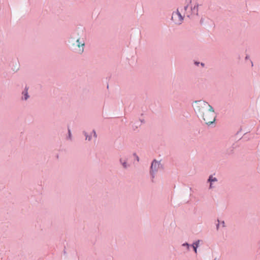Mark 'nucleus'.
<instances>
[{
  "label": "nucleus",
  "mask_w": 260,
  "mask_h": 260,
  "mask_svg": "<svg viewBox=\"0 0 260 260\" xmlns=\"http://www.w3.org/2000/svg\"><path fill=\"white\" fill-rule=\"evenodd\" d=\"M194 109L198 117L202 118L207 124H210L215 120V113L211 105L204 101L196 102Z\"/></svg>",
  "instance_id": "1"
},
{
  "label": "nucleus",
  "mask_w": 260,
  "mask_h": 260,
  "mask_svg": "<svg viewBox=\"0 0 260 260\" xmlns=\"http://www.w3.org/2000/svg\"><path fill=\"white\" fill-rule=\"evenodd\" d=\"M172 19L176 24H180L182 23L183 18L179 11H177L173 13Z\"/></svg>",
  "instance_id": "2"
},
{
  "label": "nucleus",
  "mask_w": 260,
  "mask_h": 260,
  "mask_svg": "<svg viewBox=\"0 0 260 260\" xmlns=\"http://www.w3.org/2000/svg\"><path fill=\"white\" fill-rule=\"evenodd\" d=\"M160 167V164L159 162L154 160L151 164V173L157 171Z\"/></svg>",
  "instance_id": "3"
},
{
  "label": "nucleus",
  "mask_w": 260,
  "mask_h": 260,
  "mask_svg": "<svg viewBox=\"0 0 260 260\" xmlns=\"http://www.w3.org/2000/svg\"><path fill=\"white\" fill-rule=\"evenodd\" d=\"M77 46L78 47V52L80 53H82L84 51V42H80L79 39H77L76 41Z\"/></svg>",
  "instance_id": "4"
},
{
  "label": "nucleus",
  "mask_w": 260,
  "mask_h": 260,
  "mask_svg": "<svg viewBox=\"0 0 260 260\" xmlns=\"http://www.w3.org/2000/svg\"><path fill=\"white\" fill-rule=\"evenodd\" d=\"M199 242H200V240H198L196 243H194L192 245V247H193L194 251L196 253L197 252V247H198Z\"/></svg>",
  "instance_id": "5"
},
{
  "label": "nucleus",
  "mask_w": 260,
  "mask_h": 260,
  "mask_svg": "<svg viewBox=\"0 0 260 260\" xmlns=\"http://www.w3.org/2000/svg\"><path fill=\"white\" fill-rule=\"evenodd\" d=\"M208 181L209 182H213V181H217V179L216 178H213L212 176H210L209 179H208Z\"/></svg>",
  "instance_id": "6"
},
{
  "label": "nucleus",
  "mask_w": 260,
  "mask_h": 260,
  "mask_svg": "<svg viewBox=\"0 0 260 260\" xmlns=\"http://www.w3.org/2000/svg\"><path fill=\"white\" fill-rule=\"evenodd\" d=\"M27 90H28V89L26 88L25 93L24 92L23 93L24 94V99L25 100H27L28 97V96L27 95Z\"/></svg>",
  "instance_id": "7"
},
{
  "label": "nucleus",
  "mask_w": 260,
  "mask_h": 260,
  "mask_svg": "<svg viewBox=\"0 0 260 260\" xmlns=\"http://www.w3.org/2000/svg\"><path fill=\"white\" fill-rule=\"evenodd\" d=\"M183 246H187L188 248V247H189V244H187V243L183 244Z\"/></svg>",
  "instance_id": "8"
},
{
  "label": "nucleus",
  "mask_w": 260,
  "mask_h": 260,
  "mask_svg": "<svg viewBox=\"0 0 260 260\" xmlns=\"http://www.w3.org/2000/svg\"><path fill=\"white\" fill-rule=\"evenodd\" d=\"M122 165H123V167H124V168H126V163H125V162H123V163L122 164Z\"/></svg>",
  "instance_id": "9"
},
{
  "label": "nucleus",
  "mask_w": 260,
  "mask_h": 260,
  "mask_svg": "<svg viewBox=\"0 0 260 260\" xmlns=\"http://www.w3.org/2000/svg\"><path fill=\"white\" fill-rule=\"evenodd\" d=\"M224 221H223V222H222V226H224Z\"/></svg>",
  "instance_id": "10"
},
{
  "label": "nucleus",
  "mask_w": 260,
  "mask_h": 260,
  "mask_svg": "<svg viewBox=\"0 0 260 260\" xmlns=\"http://www.w3.org/2000/svg\"><path fill=\"white\" fill-rule=\"evenodd\" d=\"M94 136H96V134H95V132H94Z\"/></svg>",
  "instance_id": "11"
}]
</instances>
